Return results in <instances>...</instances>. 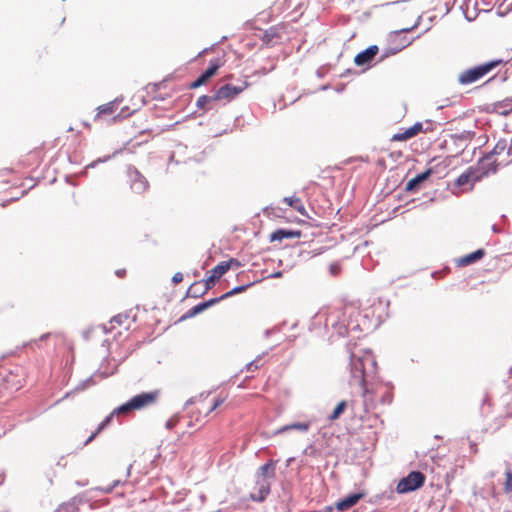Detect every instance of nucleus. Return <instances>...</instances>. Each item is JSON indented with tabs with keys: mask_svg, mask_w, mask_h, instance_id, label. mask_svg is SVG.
Here are the masks:
<instances>
[{
	"mask_svg": "<svg viewBox=\"0 0 512 512\" xmlns=\"http://www.w3.org/2000/svg\"><path fill=\"white\" fill-rule=\"evenodd\" d=\"M160 397L159 390H153L149 392H142L133 396L128 402L115 408L98 426L97 430L91 434V436L85 441V444H89L95 439V437L110 424L112 418L115 415H126L131 411L142 410L155 405Z\"/></svg>",
	"mask_w": 512,
	"mask_h": 512,
	"instance_id": "nucleus-1",
	"label": "nucleus"
},
{
	"mask_svg": "<svg viewBox=\"0 0 512 512\" xmlns=\"http://www.w3.org/2000/svg\"><path fill=\"white\" fill-rule=\"evenodd\" d=\"M227 399V395L219 394L212 396L210 393L201 395L196 399L189 409V420L187 427L194 431L198 430L204 423V418L220 407Z\"/></svg>",
	"mask_w": 512,
	"mask_h": 512,
	"instance_id": "nucleus-2",
	"label": "nucleus"
},
{
	"mask_svg": "<svg viewBox=\"0 0 512 512\" xmlns=\"http://www.w3.org/2000/svg\"><path fill=\"white\" fill-rule=\"evenodd\" d=\"M504 63L505 62L502 59H494L468 68L458 75V82L461 85H470L478 82Z\"/></svg>",
	"mask_w": 512,
	"mask_h": 512,
	"instance_id": "nucleus-3",
	"label": "nucleus"
},
{
	"mask_svg": "<svg viewBox=\"0 0 512 512\" xmlns=\"http://www.w3.org/2000/svg\"><path fill=\"white\" fill-rule=\"evenodd\" d=\"M351 374L354 379L359 381L363 389L362 397L364 399V410L369 412L372 408H374V401L371 398V392L367 387L365 378V364L361 357H351Z\"/></svg>",
	"mask_w": 512,
	"mask_h": 512,
	"instance_id": "nucleus-4",
	"label": "nucleus"
},
{
	"mask_svg": "<svg viewBox=\"0 0 512 512\" xmlns=\"http://www.w3.org/2000/svg\"><path fill=\"white\" fill-rule=\"evenodd\" d=\"M233 264L238 265L239 263L235 259H230L220 262L213 269H211L209 271L210 275L204 280V289L202 290V294H205L210 289H212L216 281L219 280L231 268Z\"/></svg>",
	"mask_w": 512,
	"mask_h": 512,
	"instance_id": "nucleus-5",
	"label": "nucleus"
},
{
	"mask_svg": "<svg viewBox=\"0 0 512 512\" xmlns=\"http://www.w3.org/2000/svg\"><path fill=\"white\" fill-rule=\"evenodd\" d=\"M425 476L419 471H412L406 477L402 478L397 484L398 493H408L423 486Z\"/></svg>",
	"mask_w": 512,
	"mask_h": 512,
	"instance_id": "nucleus-6",
	"label": "nucleus"
},
{
	"mask_svg": "<svg viewBox=\"0 0 512 512\" xmlns=\"http://www.w3.org/2000/svg\"><path fill=\"white\" fill-rule=\"evenodd\" d=\"M500 164L501 162H499L497 158H494L489 154L484 155L477 163L475 171L477 176L474 177V180H480L482 177L487 176L490 173H495Z\"/></svg>",
	"mask_w": 512,
	"mask_h": 512,
	"instance_id": "nucleus-7",
	"label": "nucleus"
},
{
	"mask_svg": "<svg viewBox=\"0 0 512 512\" xmlns=\"http://www.w3.org/2000/svg\"><path fill=\"white\" fill-rule=\"evenodd\" d=\"M248 86L247 82H243L242 85L236 86L232 84H226L218 88L214 93V98L216 100L227 99L231 100L238 96L241 92H243Z\"/></svg>",
	"mask_w": 512,
	"mask_h": 512,
	"instance_id": "nucleus-8",
	"label": "nucleus"
},
{
	"mask_svg": "<svg viewBox=\"0 0 512 512\" xmlns=\"http://www.w3.org/2000/svg\"><path fill=\"white\" fill-rule=\"evenodd\" d=\"M285 30V24H277L275 26L270 27L269 29L263 31L261 33L260 39L265 46H271L279 41L282 37V34Z\"/></svg>",
	"mask_w": 512,
	"mask_h": 512,
	"instance_id": "nucleus-9",
	"label": "nucleus"
},
{
	"mask_svg": "<svg viewBox=\"0 0 512 512\" xmlns=\"http://www.w3.org/2000/svg\"><path fill=\"white\" fill-rule=\"evenodd\" d=\"M130 188L136 194H142L147 191L149 183L146 178L137 170L129 172Z\"/></svg>",
	"mask_w": 512,
	"mask_h": 512,
	"instance_id": "nucleus-10",
	"label": "nucleus"
},
{
	"mask_svg": "<svg viewBox=\"0 0 512 512\" xmlns=\"http://www.w3.org/2000/svg\"><path fill=\"white\" fill-rule=\"evenodd\" d=\"M3 382L8 389L18 390L21 388L23 382L22 369L20 367H15L13 370L8 371L3 376Z\"/></svg>",
	"mask_w": 512,
	"mask_h": 512,
	"instance_id": "nucleus-11",
	"label": "nucleus"
},
{
	"mask_svg": "<svg viewBox=\"0 0 512 512\" xmlns=\"http://www.w3.org/2000/svg\"><path fill=\"white\" fill-rule=\"evenodd\" d=\"M134 322L135 317H130L128 313H120L110 320V328L108 329L105 327L104 329L105 332H110L116 327H119L123 328L125 331H128Z\"/></svg>",
	"mask_w": 512,
	"mask_h": 512,
	"instance_id": "nucleus-12",
	"label": "nucleus"
},
{
	"mask_svg": "<svg viewBox=\"0 0 512 512\" xmlns=\"http://www.w3.org/2000/svg\"><path fill=\"white\" fill-rule=\"evenodd\" d=\"M424 131L425 130L423 128V124L421 122H417L410 128L406 129L404 132H399V133L394 134L391 137V141H393V142L407 141Z\"/></svg>",
	"mask_w": 512,
	"mask_h": 512,
	"instance_id": "nucleus-13",
	"label": "nucleus"
},
{
	"mask_svg": "<svg viewBox=\"0 0 512 512\" xmlns=\"http://www.w3.org/2000/svg\"><path fill=\"white\" fill-rule=\"evenodd\" d=\"M379 48L377 45H371L364 51L358 53L354 58V63L357 66H364L371 63V61L378 54Z\"/></svg>",
	"mask_w": 512,
	"mask_h": 512,
	"instance_id": "nucleus-14",
	"label": "nucleus"
},
{
	"mask_svg": "<svg viewBox=\"0 0 512 512\" xmlns=\"http://www.w3.org/2000/svg\"><path fill=\"white\" fill-rule=\"evenodd\" d=\"M271 483L267 479H258L256 482V492L251 493V499L254 501H264L270 493Z\"/></svg>",
	"mask_w": 512,
	"mask_h": 512,
	"instance_id": "nucleus-15",
	"label": "nucleus"
},
{
	"mask_svg": "<svg viewBox=\"0 0 512 512\" xmlns=\"http://www.w3.org/2000/svg\"><path fill=\"white\" fill-rule=\"evenodd\" d=\"M219 302V299L217 298H213V299H210L208 301H205V302H202L194 307H192L191 309H189L182 317L180 320H186L188 318H192L194 316H196L197 314L205 311L206 309H208L209 307L213 306L214 304L218 303Z\"/></svg>",
	"mask_w": 512,
	"mask_h": 512,
	"instance_id": "nucleus-16",
	"label": "nucleus"
},
{
	"mask_svg": "<svg viewBox=\"0 0 512 512\" xmlns=\"http://www.w3.org/2000/svg\"><path fill=\"white\" fill-rule=\"evenodd\" d=\"M364 494L362 493H355L348 495L346 498L338 501L335 505L336 509L339 511H347L354 505L358 503V501L363 498Z\"/></svg>",
	"mask_w": 512,
	"mask_h": 512,
	"instance_id": "nucleus-17",
	"label": "nucleus"
},
{
	"mask_svg": "<svg viewBox=\"0 0 512 512\" xmlns=\"http://www.w3.org/2000/svg\"><path fill=\"white\" fill-rule=\"evenodd\" d=\"M485 254H486L485 250L480 248L472 253H469V254L464 255L463 257L459 258L457 260V265L461 266V267L468 266L470 264H473V263L481 260Z\"/></svg>",
	"mask_w": 512,
	"mask_h": 512,
	"instance_id": "nucleus-18",
	"label": "nucleus"
},
{
	"mask_svg": "<svg viewBox=\"0 0 512 512\" xmlns=\"http://www.w3.org/2000/svg\"><path fill=\"white\" fill-rule=\"evenodd\" d=\"M276 460H269L266 464L259 468V479H274L276 476Z\"/></svg>",
	"mask_w": 512,
	"mask_h": 512,
	"instance_id": "nucleus-19",
	"label": "nucleus"
},
{
	"mask_svg": "<svg viewBox=\"0 0 512 512\" xmlns=\"http://www.w3.org/2000/svg\"><path fill=\"white\" fill-rule=\"evenodd\" d=\"M301 232L295 230L278 229L271 233L270 241H282L285 238H300Z\"/></svg>",
	"mask_w": 512,
	"mask_h": 512,
	"instance_id": "nucleus-20",
	"label": "nucleus"
},
{
	"mask_svg": "<svg viewBox=\"0 0 512 512\" xmlns=\"http://www.w3.org/2000/svg\"><path fill=\"white\" fill-rule=\"evenodd\" d=\"M43 154L41 150L30 151L25 159L21 160V164L24 167L37 166L41 162Z\"/></svg>",
	"mask_w": 512,
	"mask_h": 512,
	"instance_id": "nucleus-21",
	"label": "nucleus"
},
{
	"mask_svg": "<svg viewBox=\"0 0 512 512\" xmlns=\"http://www.w3.org/2000/svg\"><path fill=\"white\" fill-rule=\"evenodd\" d=\"M119 106V101L114 100L111 102H108L106 104H103L97 108V114L95 116V119L100 118L103 115H112L114 114Z\"/></svg>",
	"mask_w": 512,
	"mask_h": 512,
	"instance_id": "nucleus-22",
	"label": "nucleus"
},
{
	"mask_svg": "<svg viewBox=\"0 0 512 512\" xmlns=\"http://www.w3.org/2000/svg\"><path fill=\"white\" fill-rule=\"evenodd\" d=\"M310 422L292 423L287 424L277 429L276 434H282L290 430H298L301 432H307L310 429Z\"/></svg>",
	"mask_w": 512,
	"mask_h": 512,
	"instance_id": "nucleus-23",
	"label": "nucleus"
},
{
	"mask_svg": "<svg viewBox=\"0 0 512 512\" xmlns=\"http://www.w3.org/2000/svg\"><path fill=\"white\" fill-rule=\"evenodd\" d=\"M283 202L287 204L290 207H293L295 210H297L301 215H306V209L298 197H285L283 198Z\"/></svg>",
	"mask_w": 512,
	"mask_h": 512,
	"instance_id": "nucleus-24",
	"label": "nucleus"
},
{
	"mask_svg": "<svg viewBox=\"0 0 512 512\" xmlns=\"http://www.w3.org/2000/svg\"><path fill=\"white\" fill-rule=\"evenodd\" d=\"M224 61L221 58H214L210 60L209 67L203 72L204 75L209 80L211 77H213L217 70L223 66Z\"/></svg>",
	"mask_w": 512,
	"mask_h": 512,
	"instance_id": "nucleus-25",
	"label": "nucleus"
},
{
	"mask_svg": "<svg viewBox=\"0 0 512 512\" xmlns=\"http://www.w3.org/2000/svg\"><path fill=\"white\" fill-rule=\"evenodd\" d=\"M224 61L221 58H214L210 60L209 67L203 72L204 75L209 80L211 77H213L217 70L223 66Z\"/></svg>",
	"mask_w": 512,
	"mask_h": 512,
	"instance_id": "nucleus-26",
	"label": "nucleus"
},
{
	"mask_svg": "<svg viewBox=\"0 0 512 512\" xmlns=\"http://www.w3.org/2000/svg\"><path fill=\"white\" fill-rule=\"evenodd\" d=\"M477 176V173L472 171V170H469L463 174H461L457 180H456V184L458 186H464L466 184H469V183H474L476 182L477 180H474V177Z\"/></svg>",
	"mask_w": 512,
	"mask_h": 512,
	"instance_id": "nucleus-27",
	"label": "nucleus"
},
{
	"mask_svg": "<svg viewBox=\"0 0 512 512\" xmlns=\"http://www.w3.org/2000/svg\"><path fill=\"white\" fill-rule=\"evenodd\" d=\"M506 150H507L506 140L500 139L494 146L493 150L490 151L488 154L494 158H497V156L503 155L506 152Z\"/></svg>",
	"mask_w": 512,
	"mask_h": 512,
	"instance_id": "nucleus-28",
	"label": "nucleus"
},
{
	"mask_svg": "<svg viewBox=\"0 0 512 512\" xmlns=\"http://www.w3.org/2000/svg\"><path fill=\"white\" fill-rule=\"evenodd\" d=\"M252 285H253V283L237 286V287L233 288L232 290L224 293L220 297H217V299H219V302H220V301H222V300H224L226 298H229V297H231V296H233L235 294L242 293V292L246 291Z\"/></svg>",
	"mask_w": 512,
	"mask_h": 512,
	"instance_id": "nucleus-29",
	"label": "nucleus"
},
{
	"mask_svg": "<svg viewBox=\"0 0 512 512\" xmlns=\"http://www.w3.org/2000/svg\"><path fill=\"white\" fill-rule=\"evenodd\" d=\"M347 402L345 400L340 401L334 408L332 414L329 416L330 421L337 420L345 411Z\"/></svg>",
	"mask_w": 512,
	"mask_h": 512,
	"instance_id": "nucleus-30",
	"label": "nucleus"
},
{
	"mask_svg": "<svg viewBox=\"0 0 512 512\" xmlns=\"http://www.w3.org/2000/svg\"><path fill=\"white\" fill-rule=\"evenodd\" d=\"M217 101L215 98H214V95L213 96H207V95H202L200 96L197 101H196V106L199 108V109H207V105L211 102H215Z\"/></svg>",
	"mask_w": 512,
	"mask_h": 512,
	"instance_id": "nucleus-31",
	"label": "nucleus"
},
{
	"mask_svg": "<svg viewBox=\"0 0 512 512\" xmlns=\"http://www.w3.org/2000/svg\"><path fill=\"white\" fill-rule=\"evenodd\" d=\"M201 282L199 281H196L194 282L188 289L187 291V295L188 296H191V297H194V298H197V297H200L202 296V291H198L196 288L197 286L200 284Z\"/></svg>",
	"mask_w": 512,
	"mask_h": 512,
	"instance_id": "nucleus-32",
	"label": "nucleus"
},
{
	"mask_svg": "<svg viewBox=\"0 0 512 512\" xmlns=\"http://www.w3.org/2000/svg\"><path fill=\"white\" fill-rule=\"evenodd\" d=\"M208 81L207 77L204 75V73H202L195 81H193L191 84H190V88L191 89H196L204 84H206Z\"/></svg>",
	"mask_w": 512,
	"mask_h": 512,
	"instance_id": "nucleus-33",
	"label": "nucleus"
},
{
	"mask_svg": "<svg viewBox=\"0 0 512 512\" xmlns=\"http://www.w3.org/2000/svg\"><path fill=\"white\" fill-rule=\"evenodd\" d=\"M180 421V418L178 415H174L172 417H170L166 423H165V427L168 429V430H171L173 429Z\"/></svg>",
	"mask_w": 512,
	"mask_h": 512,
	"instance_id": "nucleus-34",
	"label": "nucleus"
},
{
	"mask_svg": "<svg viewBox=\"0 0 512 512\" xmlns=\"http://www.w3.org/2000/svg\"><path fill=\"white\" fill-rule=\"evenodd\" d=\"M431 173H432V170L428 169V170L424 171L423 173H420L417 176H415V179L420 184L421 182L425 181L431 175Z\"/></svg>",
	"mask_w": 512,
	"mask_h": 512,
	"instance_id": "nucleus-35",
	"label": "nucleus"
},
{
	"mask_svg": "<svg viewBox=\"0 0 512 512\" xmlns=\"http://www.w3.org/2000/svg\"><path fill=\"white\" fill-rule=\"evenodd\" d=\"M419 185V182L414 178L410 179L406 184V190L412 191L415 190Z\"/></svg>",
	"mask_w": 512,
	"mask_h": 512,
	"instance_id": "nucleus-36",
	"label": "nucleus"
},
{
	"mask_svg": "<svg viewBox=\"0 0 512 512\" xmlns=\"http://www.w3.org/2000/svg\"><path fill=\"white\" fill-rule=\"evenodd\" d=\"M512 486V473L510 471L506 472V491L509 492Z\"/></svg>",
	"mask_w": 512,
	"mask_h": 512,
	"instance_id": "nucleus-37",
	"label": "nucleus"
},
{
	"mask_svg": "<svg viewBox=\"0 0 512 512\" xmlns=\"http://www.w3.org/2000/svg\"><path fill=\"white\" fill-rule=\"evenodd\" d=\"M329 269H330L331 274H332V275H334V276H336V275H338V274H339V272H340V270H341V267H340V265H339V264H337V263H333V264H331V265H330V268H329Z\"/></svg>",
	"mask_w": 512,
	"mask_h": 512,
	"instance_id": "nucleus-38",
	"label": "nucleus"
},
{
	"mask_svg": "<svg viewBox=\"0 0 512 512\" xmlns=\"http://www.w3.org/2000/svg\"><path fill=\"white\" fill-rule=\"evenodd\" d=\"M182 281H183V274L181 272H176L172 277V282L174 283V285H177Z\"/></svg>",
	"mask_w": 512,
	"mask_h": 512,
	"instance_id": "nucleus-39",
	"label": "nucleus"
},
{
	"mask_svg": "<svg viewBox=\"0 0 512 512\" xmlns=\"http://www.w3.org/2000/svg\"><path fill=\"white\" fill-rule=\"evenodd\" d=\"M115 274L118 277L123 278L126 275V269H118V270L115 271Z\"/></svg>",
	"mask_w": 512,
	"mask_h": 512,
	"instance_id": "nucleus-40",
	"label": "nucleus"
},
{
	"mask_svg": "<svg viewBox=\"0 0 512 512\" xmlns=\"http://www.w3.org/2000/svg\"><path fill=\"white\" fill-rule=\"evenodd\" d=\"M258 366L254 363V362H250L248 365H247V370L248 371H253L254 369H257Z\"/></svg>",
	"mask_w": 512,
	"mask_h": 512,
	"instance_id": "nucleus-41",
	"label": "nucleus"
},
{
	"mask_svg": "<svg viewBox=\"0 0 512 512\" xmlns=\"http://www.w3.org/2000/svg\"><path fill=\"white\" fill-rule=\"evenodd\" d=\"M49 334H44L40 337V340H46Z\"/></svg>",
	"mask_w": 512,
	"mask_h": 512,
	"instance_id": "nucleus-42",
	"label": "nucleus"
},
{
	"mask_svg": "<svg viewBox=\"0 0 512 512\" xmlns=\"http://www.w3.org/2000/svg\"><path fill=\"white\" fill-rule=\"evenodd\" d=\"M400 50H401V48L396 49V50H394V51L392 52V54H396V53H397V52H399Z\"/></svg>",
	"mask_w": 512,
	"mask_h": 512,
	"instance_id": "nucleus-43",
	"label": "nucleus"
}]
</instances>
